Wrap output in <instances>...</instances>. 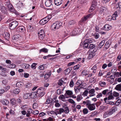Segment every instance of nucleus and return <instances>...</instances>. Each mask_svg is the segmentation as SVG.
Here are the masks:
<instances>
[{
  "mask_svg": "<svg viewBox=\"0 0 121 121\" xmlns=\"http://www.w3.org/2000/svg\"><path fill=\"white\" fill-rule=\"evenodd\" d=\"M46 90V89L44 88L40 87L37 90V93L34 92L31 93H30V96L32 98H35L37 96V93L42 97L45 94V92L44 91Z\"/></svg>",
  "mask_w": 121,
  "mask_h": 121,
  "instance_id": "f257e3e1",
  "label": "nucleus"
},
{
  "mask_svg": "<svg viewBox=\"0 0 121 121\" xmlns=\"http://www.w3.org/2000/svg\"><path fill=\"white\" fill-rule=\"evenodd\" d=\"M62 25L61 22H56L54 23L52 25L51 28L52 30H55L58 29Z\"/></svg>",
  "mask_w": 121,
  "mask_h": 121,
  "instance_id": "f03ea898",
  "label": "nucleus"
},
{
  "mask_svg": "<svg viewBox=\"0 0 121 121\" xmlns=\"http://www.w3.org/2000/svg\"><path fill=\"white\" fill-rule=\"evenodd\" d=\"M51 16L50 15H48L45 17L40 20L39 23L42 25H43L47 23L51 18Z\"/></svg>",
  "mask_w": 121,
  "mask_h": 121,
  "instance_id": "7ed1b4c3",
  "label": "nucleus"
},
{
  "mask_svg": "<svg viewBox=\"0 0 121 121\" xmlns=\"http://www.w3.org/2000/svg\"><path fill=\"white\" fill-rule=\"evenodd\" d=\"M82 82H81V83H79L80 85L76 86L74 88V90L76 93H78L80 92V90L82 88H85L83 86V85L82 84Z\"/></svg>",
  "mask_w": 121,
  "mask_h": 121,
  "instance_id": "20e7f679",
  "label": "nucleus"
},
{
  "mask_svg": "<svg viewBox=\"0 0 121 121\" xmlns=\"http://www.w3.org/2000/svg\"><path fill=\"white\" fill-rule=\"evenodd\" d=\"M18 24L17 21H14L9 23V26L12 29H14L18 25Z\"/></svg>",
  "mask_w": 121,
  "mask_h": 121,
  "instance_id": "39448f33",
  "label": "nucleus"
},
{
  "mask_svg": "<svg viewBox=\"0 0 121 121\" xmlns=\"http://www.w3.org/2000/svg\"><path fill=\"white\" fill-rule=\"evenodd\" d=\"M117 110V108L116 107H113L111 108V110L107 112L106 113L108 115H111L114 113Z\"/></svg>",
  "mask_w": 121,
  "mask_h": 121,
  "instance_id": "423d86ee",
  "label": "nucleus"
},
{
  "mask_svg": "<svg viewBox=\"0 0 121 121\" xmlns=\"http://www.w3.org/2000/svg\"><path fill=\"white\" fill-rule=\"evenodd\" d=\"M102 94L104 95H112V91H110L108 89H106L104 90L102 92Z\"/></svg>",
  "mask_w": 121,
  "mask_h": 121,
  "instance_id": "0eeeda50",
  "label": "nucleus"
},
{
  "mask_svg": "<svg viewBox=\"0 0 121 121\" xmlns=\"http://www.w3.org/2000/svg\"><path fill=\"white\" fill-rule=\"evenodd\" d=\"M90 111H92L94 110L95 109V104H91L87 107Z\"/></svg>",
  "mask_w": 121,
  "mask_h": 121,
  "instance_id": "6e6552de",
  "label": "nucleus"
},
{
  "mask_svg": "<svg viewBox=\"0 0 121 121\" xmlns=\"http://www.w3.org/2000/svg\"><path fill=\"white\" fill-rule=\"evenodd\" d=\"M96 50H94L93 51V52H91L89 55L88 56V58L89 59H90L93 57L95 55V52H96Z\"/></svg>",
  "mask_w": 121,
  "mask_h": 121,
  "instance_id": "1a4fd4ad",
  "label": "nucleus"
},
{
  "mask_svg": "<svg viewBox=\"0 0 121 121\" xmlns=\"http://www.w3.org/2000/svg\"><path fill=\"white\" fill-rule=\"evenodd\" d=\"M52 3L51 0H47L45 2V4L46 7H49L52 6Z\"/></svg>",
  "mask_w": 121,
  "mask_h": 121,
  "instance_id": "9d476101",
  "label": "nucleus"
},
{
  "mask_svg": "<svg viewBox=\"0 0 121 121\" xmlns=\"http://www.w3.org/2000/svg\"><path fill=\"white\" fill-rule=\"evenodd\" d=\"M6 6L8 7L10 11L13 12H14L15 10L11 4H6Z\"/></svg>",
  "mask_w": 121,
  "mask_h": 121,
  "instance_id": "9b49d317",
  "label": "nucleus"
},
{
  "mask_svg": "<svg viewBox=\"0 0 121 121\" xmlns=\"http://www.w3.org/2000/svg\"><path fill=\"white\" fill-rule=\"evenodd\" d=\"M111 29V27L108 24L105 25L102 28L103 30L105 31Z\"/></svg>",
  "mask_w": 121,
  "mask_h": 121,
  "instance_id": "f8f14e48",
  "label": "nucleus"
},
{
  "mask_svg": "<svg viewBox=\"0 0 121 121\" xmlns=\"http://www.w3.org/2000/svg\"><path fill=\"white\" fill-rule=\"evenodd\" d=\"M95 92V90L94 89H92L90 90L89 92V94H90L89 95V96L91 97L94 96L95 95V94L94 93Z\"/></svg>",
  "mask_w": 121,
  "mask_h": 121,
  "instance_id": "ddd939ff",
  "label": "nucleus"
},
{
  "mask_svg": "<svg viewBox=\"0 0 121 121\" xmlns=\"http://www.w3.org/2000/svg\"><path fill=\"white\" fill-rule=\"evenodd\" d=\"M63 1V0H55L54 3L55 5L58 6L60 5Z\"/></svg>",
  "mask_w": 121,
  "mask_h": 121,
  "instance_id": "4468645a",
  "label": "nucleus"
},
{
  "mask_svg": "<svg viewBox=\"0 0 121 121\" xmlns=\"http://www.w3.org/2000/svg\"><path fill=\"white\" fill-rule=\"evenodd\" d=\"M3 35L6 40H8L9 38L10 35L9 33H5L3 34Z\"/></svg>",
  "mask_w": 121,
  "mask_h": 121,
  "instance_id": "2eb2a0df",
  "label": "nucleus"
},
{
  "mask_svg": "<svg viewBox=\"0 0 121 121\" xmlns=\"http://www.w3.org/2000/svg\"><path fill=\"white\" fill-rule=\"evenodd\" d=\"M63 80L64 79H59L58 82V84L59 86H61L62 85L63 83H65L66 82H64Z\"/></svg>",
  "mask_w": 121,
  "mask_h": 121,
  "instance_id": "dca6fc26",
  "label": "nucleus"
},
{
  "mask_svg": "<svg viewBox=\"0 0 121 121\" xmlns=\"http://www.w3.org/2000/svg\"><path fill=\"white\" fill-rule=\"evenodd\" d=\"M25 28L23 26H20L18 27L17 29V30H18L20 32H23L25 30Z\"/></svg>",
  "mask_w": 121,
  "mask_h": 121,
  "instance_id": "f3484780",
  "label": "nucleus"
},
{
  "mask_svg": "<svg viewBox=\"0 0 121 121\" xmlns=\"http://www.w3.org/2000/svg\"><path fill=\"white\" fill-rule=\"evenodd\" d=\"M72 68H69L65 69L64 71V73L65 74H68L72 70Z\"/></svg>",
  "mask_w": 121,
  "mask_h": 121,
  "instance_id": "a211bd4d",
  "label": "nucleus"
},
{
  "mask_svg": "<svg viewBox=\"0 0 121 121\" xmlns=\"http://www.w3.org/2000/svg\"><path fill=\"white\" fill-rule=\"evenodd\" d=\"M1 102L3 104L5 105H7L9 103V101L5 99L1 100Z\"/></svg>",
  "mask_w": 121,
  "mask_h": 121,
  "instance_id": "6ab92c4d",
  "label": "nucleus"
},
{
  "mask_svg": "<svg viewBox=\"0 0 121 121\" xmlns=\"http://www.w3.org/2000/svg\"><path fill=\"white\" fill-rule=\"evenodd\" d=\"M57 110H58V111H57L58 113L59 114H60L64 112L65 110L62 108H60V109H58Z\"/></svg>",
  "mask_w": 121,
  "mask_h": 121,
  "instance_id": "aec40b11",
  "label": "nucleus"
},
{
  "mask_svg": "<svg viewBox=\"0 0 121 121\" xmlns=\"http://www.w3.org/2000/svg\"><path fill=\"white\" fill-rule=\"evenodd\" d=\"M22 68L26 69H28L30 67V66L29 64H23L22 65Z\"/></svg>",
  "mask_w": 121,
  "mask_h": 121,
  "instance_id": "412c9836",
  "label": "nucleus"
},
{
  "mask_svg": "<svg viewBox=\"0 0 121 121\" xmlns=\"http://www.w3.org/2000/svg\"><path fill=\"white\" fill-rule=\"evenodd\" d=\"M16 86L19 87H21L24 85L23 83L22 82H17L16 84Z\"/></svg>",
  "mask_w": 121,
  "mask_h": 121,
  "instance_id": "4be33fe9",
  "label": "nucleus"
},
{
  "mask_svg": "<svg viewBox=\"0 0 121 121\" xmlns=\"http://www.w3.org/2000/svg\"><path fill=\"white\" fill-rule=\"evenodd\" d=\"M105 43V41L103 40L98 45V48H101L104 45Z\"/></svg>",
  "mask_w": 121,
  "mask_h": 121,
  "instance_id": "5701e85b",
  "label": "nucleus"
},
{
  "mask_svg": "<svg viewBox=\"0 0 121 121\" xmlns=\"http://www.w3.org/2000/svg\"><path fill=\"white\" fill-rule=\"evenodd\" d=\"M115 89L117 90L121 91V84L117 85L116 86Z\"/></svg>",
  "mask_w": 121,
  "mask_h": 121,
  "instance_id": "b1692460",
  "label": "nucleus"
},
{
  "mask_svg": "<svg viewBox=\"0 0 121 121\" xmlns=\"http://www.w3.org/2000/svg\"><path fill=\"white\" fill-rule=\"evenodd\" d=\"M0 9L3 13H5L6 12V8L4 6H1L0 7Z\"/></svg>",
  "mask_w": 121,
  "mask_h": 121,
  "instance_id": "393cba45",
  "label": "nucleus"
},
{
  "mask_svg": "<svg viewBox=\"0 0 121 121\" xmlns=\"http://www.w3.org/2000/svg\"><path fill=\"white\" fill-rule=\"evenodd\" d=\"M30 93H27L24 95L23 97L24 99H27L30 96Z\"/></svg>",
  "mask_w": 121,
  "mask_h": 121,
  "instance_id": "a878e982",
  "label": "nucleus"
},
{
  "mask_svg": "<svg viewBox=\"0 0 121 121\" xmlns=\"http://www.w3.org/2000/svg\"><path fill=\"white\" fill-rule=\"evenodd\" d=\"M20 91L18 88H17L14 89L13 91L14 93L15 94H18Z\"/></svg>",
  "mask_w": 121,
  "mask_h": 121,
  "instance_id": "bb28decb",
  "label": "nucleus"
},
{
  "mask_svg": "<svg viewBox=\"0 0 121 121\" xmlns=\"http://www.w3.org/2000/svg\"><path fill=\"white\" fill-rule=\"evenodd\" d=\"M97 3L95 0H94L92 2L91 5L92 6V7H93L94 8H95V7L97 5Z\"/></svg>",
  "mask_w": 121,
  "mask_h": 121,
  "instance_id": "cd10ccee",
  "label": "nucleus"
},
{
  "mask_svg": "<svg viewBox=\"0 0 121 121\" xmlns=\"http://www.w3.org/2000/svg\"><path fill=\"white\" fill-rule=\"evenodd\" d=\"M51 74V72H50L47 73L44 75V78L45 79L48 78L50 77Z\"/></svg>",
  "mask_w": 121,
  "mask_h": 121,
  "instance_id": "c85d7f7f",
  "label": "nucleus"
},
{
  "mask_svg": "<svg viewBox=\"0 0 121 121\" xmlns=\"http://www.w3.org/2000/svg\"><path fill=\"white\" fill-rule=\"evenodd\" d=\"M88 72L86 70H84L82 72V75L83 76H85L87 75L88 74Z\"/></svg>",
  "mask_w": 121,
  "mask_h": 121,
  "instance_id": "c756f323",
  "label": "nucleus"
},
{
  "mask_svg": "<svg viewBox=\"0 0 121 121\" xmlns=\"http://www.w3.org/2000/svg\"><path fill=\"white\" fill-rule=\"evenodd\" d=\"M48 50L45 48H43L41 49H40L39 50V52L40 53L41 52H43L44 53H47L48 52Z\"/></svg>",
  "mask_w": 121,
  "mask_h": 121,
  "instance_id": "7c9ffc66",
  "label": "nucleus"
},
{
  "mask_svg": "<svg viewBox=\"0 0 121 121\" xmlns=\"http://www.w3.org/2000/svg\"><path fill=\"white\" fill-rule=\"evenodd\" d=\"M82 99V97L81 95H79L77 96V100L78 101H79Z\"/></svg>",
  "mask_w": 121,
  "mask_h": 121,
  "instance_id": "2f4dec72",
  "label": "nucleus"
},
{
  "mask_svg": "<svg viewBox=\"0 0 121 121\" xmlns=\"http://www.w3.org/2000/svg\"><path fill=\"white\" fill-rule=\"evenodd\" d=\"M99 84L100 86H101L104 87L105 86L106 84V83L104 82L100 81L99 82Z\"/></svg>",
  "mask_w": 121,
  "mask_h": 121,
  "instance_id": "473e14b6",
  "label": "nucleus"
},
{
  "mask_svg": "<svg viewBox=\"0 0 121 121\" xmlns=\"http://www.w3.org/2000/svg\"><path fill=\"white\" fill-rule=\"evenodd\" d=\"M89 44L87 43L86 42H85L83 45V47L84 48H89Z\"/></svg>",
  "mask_w": 121,
  "mask_h": 121,
  "instance_id": "72a5a7b5",
  "label": "nucleus"
},
{
  "mask_svg": "<svg viewBox=\"0 0 121 121\" xmlns=\"http://www.w3.org/2000/svg\"><path fill=\"white\" fill-rule=\"evenodd\" d=\"M95 45L92 44H90L89 45L88 48L89 49H92L95 48Z\"/></svg>",
  "mask_w": 121,
  "mask_h": 121,
  "instance_id": "f704fd0d",
  "label": "nucleus"
},
{
  "mask_svg": "<svg viewBox=\"0 0 121 121\" xmlns=\"http://www.w3.org/2000/svg\"><path fill=\"white\" fill-rule=\"evenodd\" d=\"M66 94L67 95H71L73 94L72 91L70 90L67 91L66 92Z\"/></svg>",
  "mask_w": 121,
  "mask_h": 121,
  "instance_id": "c9c22d12",
  "label": "nucleus"
},
{
  "mask_svg": "<svg viewBox=\"0 0 121 121\" xmlns=\"http://www.w3.org/2000/svg\"><path fill=\"white\" fill-rule=\"evenodd\" d=\"M39 34L40 35H38L39 38L41 40L43 39L44 37V35H42V34Z\"/></svg>",
  "mask_w": 121,
  "mask_h": 121,
  "instance_id": "e433bc0d",
  "label": "nucleus"
},
{
  "mask_svg": "<svg viewBox=\"0 0 121 121\" xmlns=\"http://www.w3.org/2000/svg\"><path fill=\"white\" fill-rule=\"evenodd\" d=\"M83 112L84 114H87L88 112V111L87 109L86 108H85L83 110Z\"/></svg>",
  "mask_w": 121,
  "mask_h": 121,
  "instance_id": "4c0bfd02",
  "label": "nucleus"
},
{
  "mask_svg": "<svg viewBox=\"0 0 121 121\" xmlns=\"http://www.w3.org/2000/svg\"><path fill=\"white\" fill-rule=\"evenodd\" d=\"M65 113L66 114H68L69 112V110L68 107H66L65 108Z\"/></svg>",
  "mask_w": 121,
  "mask_h": 121,
  "instance_id": "58836bf2",
  "label": "nucleus"
},
{
  "mask_svg": "<svg viewBox=\"0 0 121 121\" xmlns=\"http://www.w3.org/2000/svg\"><path fill=\"white\" fill-rule=\"evenodd\" d=\"M52 102V99L51 98H48V99L46 102V104H49Z\"/></svg>",
  "mask_w": 121,
  "mask_h": 121,
  "instance_id": "ea45409f",
  "label": "nucleus"
},
{
  "mask_svg": "<svg viewBox=\"0 0 121 121\" xmlns=\"http://www.w3.org/2000/svg\"><path fill=\"white\" fill-rule=\"evenodd\" d=\"M32 86V84L30 83H27L25 85V86L26 87L30 88Z\"/></svg>",
  "mask_w": 121,
  "mask_h": 121,
  "instance_id": "a19ab883",
  "label": "nucleus"
},
{
  "mask_svg": "<svg viewBox=\"0 0 121 121\" xmlns=\"http://www.w3.org/2000/svg\"><path fill=\"white\" fill-rule=\"evenodd\" d=\"M16 102V101L14 99H12L11 100V103L13 105L15 104Z\"/></svg>",
  "mask_w": 121,
  "mask_h": 121,
  "instance_id": "79ce46f5",
  "label": "nucleus"
},
{
  "mask_svg": "<svg viewBox=\"0 0 121 121\" xmlns=\"http://www.w3.org/2000/svg\"><path fill=\"white\" fill-rule=\"evenodd\" d=\"M37 65V64L35 63H33L31 65V67L33 69H36V66Z\"/></svg>",
  "mask_w": 121,
  "mask_h": 121,
  "instance_id": "37998d69",
  "label": "nucleus"
},
{
  "mask_svg": "<svg viewBox=\"0 0 121 121\" xmlns=\"http://www.w3.org/2000/svg\"><path fill=\"white\" fill-rule=\"evenodd\" d=\"M55 56V55H49L47 56H44L43 57V59H46L47 58H48L49 57H51L52 56Z\"/></svg>",
  "mask_w": 121,
  "mask_h": 121,
  "instance_id": "c03bdc74",
  "label": "nucleus"
},
{
  "mask_svg": "<svg viewBox=\"0 0 121 121\" xmlns=\"http://www.w3.org/2000/svg\"><path fill=\"white\" fill-rule=\"evenodd\" d=\"M110 46V43H109V42H106L105 45V48H109Z\"/></svg>",
  "mask_w": 121,
  "mask_h": 121,
  "instance_id": "a18cd8bd",
  "label": "nucleus"
},
{
  "mask_svg": "<svg viewBox=\"0 0 121 121\" xmlns=\"http://www.w3.org/2000/svg\"><path fill=\"white\" fill-rule=\"evenodd\" d=\"M28 106L26 105H25L22 106L21 108L23 110H25L28 108Z\"/></svg>",
  "mask_w": 121,
  "mask_h": 121,
  "instance_id": "49530a36",
  "label": "nucleus"
},
{
  "mask_svg": "<svg viewBox=\"0 0 121 121\" xmlns=\"http://www.w3.org/2000/svg\"><path fill=\"white\" fill-rule=\"evenodd\" d=\"M113 95L115 97H117L119 96V94L117 92L114 91L113 92Z\"/></svg>",
  "mask_w": 121,
  "mask_h": 121,
  "instance_id": "de8ad7c7",
  "label": "nucleus"
},
{
  "mask_svg": "<svg viewBox=\"0 0 121 121\" xmlns=\"http://www.w3.org/2000/svg\"><path fill=\"white\" fill-rule=\"evenodd\" d=\"M118 4L116 5V8H118L119 7V10L120 12H121V4L120 6L119 5V4L118 3L117 4Z\"/></svg>",
  "mask_w": 121,
  "mask_h": 121,
  "instance_id": "09e8293b",
  "label": "nucleus"
},
{
  "mask_svg": "<svg viewBox=\"0 0 121 121\" xmlns=\"http://www.w3.org/2000/svg\"><path fill=\"white\" fill-rule=\"evenodd\" d=\"M68 101L69 103H71L73 104H75V102L72 99H69L68 100Z\"/></svg>",
  "mask_w": 121,
  "mask_h": 121,
  "instance_id": "8fccbe9b",
  "label": "nucleus"
},
{
  "mask_svg": "<svg viewBox=\"0 0 121 121\" xmlns=\"http://www.w3.org/2000/svg\"><path fill=\"white\" fill-rule=\"evenodd\" d=\"M65 98V97L63 95H60L59 97V98L60 99H61V100L63 101H64L63 100V99H64Z\"/></svg>",
  "mask_w": 121,
  "mask_h": 121,
  "instance_id": "3c124183",
  "label": "nucleus"
},
{
  "mask_svg": "<svg viewBox=\"0 0 121 121\" xmlns=\"http://www.w3.org/2000/svg\"><path fill=\"white\" fill-rule=\"evenodd\" d=\"M88 91L87 90H86L83 93L82 95H84L85 96H87V94L88 93Z\"/></svg>",
  "mask_w": 121,
  "mask_h": 121,
  "instance_id": "603ef678",
  "label": "nucleus"
},
{
  "mask_svg": "<svg viewBox=\"0 0 121 121\" xmlns=\"http://www.w3.org/2000/svg\"><path fill=\"white\" fill-rule=\"evenodd\" d=\"M75 23L74 21L73 20L70 21L69 24V25L70 26V25H72L74 24Z\"/></svg>",
  "mask_w": 121,
  "mask_h": 121,
  "instance_id": "864d4df0",
  "label": "nucleus"
},
{
  "mask_svg": "<svg viewBox=\"0 0 121 121\" xmlns=\"http://www.w3.org/2000/svg\"><path fill=\"white\" fill-rule=\"evenodd\" d=\"M74 83L73 80H71L69 83V86L70 87H72L73 86Z\"/></svg>",
  "mask_w": 121,
  "mask_h": 121,
  "instance_id": "5fc2aeb1",
  "label": "nucleus"
},
{
  "mask_svg": "<svg viewBox=\"0 0 121 121\" xmlns=\"http://www.w3.org/2000/svg\"><path fill=\"white\" fill-rule=\"evenodd\" d=\"M79 65H77L73 67V69L76 70L78 69L79 68Z\"/></svg>",
  "mask_w": 121,
  "mask_h": 121,
  "instance_id": "6e6d98bb",
  "label": "nucleus"
},
{
  "mask_svg": "<svg viewBox=\"0 0 121 121\" xmlns=\"http://www.w3.org/2000/svg\"><path fill=\"white\" fill-rule=\"evenodd\" d=\"M39 111L37 110H35L34 111H33L32 114H34V115H36L39 113Z\"/></svg>",
  "mask_w": 121,
  "mask_h": 121,
  "instance_id": "4d7b16f0",
  "label": "nucleus"
},
{
  "mask_svg": "<svg viewBox=\"0 0 121 121\" xmlns=\"http://www.w3.org/2000/svg\"><path fill=\"white\" fill-rule=\"evenodd\" d=\"M33 110L31 109H28V110L27 111V113L30 114V113H32Z\"/></svg>",
  "mask_w": 121,
  "mask_h": 121,
  "instance_id": "13d9d810",
  "label": "nucleus"
},
{
  "mask_svg": "<svg viewBox=\"0 0 121 121\" xmlns=\"http://www.w3.org/2000/svg\"><path fill=\"white\" fill-rule=\"evenodd\" d=\"M110 95L109 96L108 98V100H109L111 99H112L114 98V97L112 95Z\"/></svg>",
  "mask_w": 121,
  "mask_h": 121,
  "instance_id": "bf43d9fd",
  "label": "nucleus"
},
{
  "mask_svg": "<svg viewBox=\"0 0 121 121\" xmlns=\"http://www.w3.org/2000/svg\"><path fill=\"white\" fill-rule=\"evenodd\" d=\"M45 114V113L43 112L40 113L39 114V116L41 117H43Z\"/></svg>",
  "mask_w": 121,
  "mask_h": 121,
  "instance_id": "052dcab7",
  "label": "nucleus"
},
{
  "mask_svg": "<svg viewBox=\"0 0 121 121\" xmlns=\"http://www.w3.org/2000/svg\"><path fill=\"white\" fill-rule=\"evenodd\" d=\"M43 65H42L39 66V69L40 70H42L44 68V67Z\"/></svg>",
  "mask_w": 121,
  "mask_h": 121,
  "instance_id": "680f3d73",
  "label": "nucleus"
},
{
  "mask_svg": "<svg viewBox=\"0 0 121 121\" xmlns=\"http://www.w3.org/2000/svg\"><path fill=\"white\" fill-rule=\"evenodd\" d=\"M115 74H114L111 75L110 77V78L111 79H113L115 78Z\"/></svg>",
  "mask_w": 121,
  "mask_h": 121,
  "instance_id": "e2e57ef3",
  "label": "nucleus"
},
{
  "mask_svg": "<svg viewBox=\"0 0 121 121\" xmlns=\"http://www.w3.org/2000/svg\"><path fill=\"white\" fill-rule=\"evenodd\" d=\"M102 94L101 93H99L96 96V97L97 98H99L102 96Z\"/></svg>",
  "mask_w": 121,
  "mask_h": 121,
  "instance_id": "0e129e2a",
  "label": "nucleus"
},
{
  "mask_svg": "<svg viewBox=\"0 0 121 121\" xmlns=\"http://www.w3.org/2000/svg\"><path fill=\"white\" fill-rule=\"evenodd\" d=\"M86 42L89 44L92 42V40L91 39H89L87 40Z\"/></svg>",
  "mask_w": 121,
  "mask_h": 121,
  "instance_id": "69168bd1",
  "label": "nucleus"
},
{
  "mask_svg": "<svg viewBox=\"0 0 121 121\" xmlns=\"http://www.w3.org/2000/svg\"><path fill=\"white\" fill-rule=\"evenodd\" d=\"M121 59V56L119 55L117 57V61H119Z\"/></svg>",
  "mask_w": 121,
  "mask_h": 121,
  "instance_id": "338daca9",
  "label": "nucleus"
},
{
  "mask_svg": "<svg viewBox=\"0 0 121 121\" xmlns=\"http://www.w3.org/2000/svg\"><path fill=\"white\" fill-rule=\"evenodd\" d=\"M115 81H117L119 82H121V77L118 78H116L115 79Z\"/></svg>",
  "mask_w": 121,
  "mask_h": 121,
  "instance_id": "774afa93",
  "label": "nucleus"
}]
</instances>
